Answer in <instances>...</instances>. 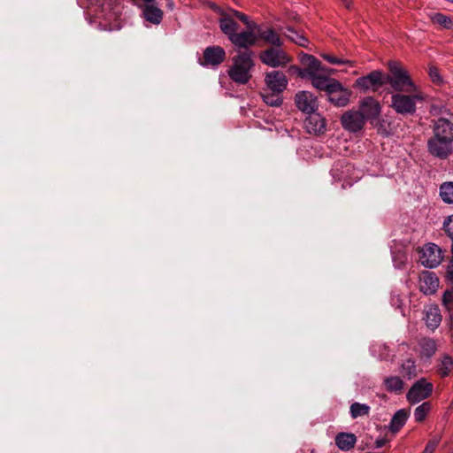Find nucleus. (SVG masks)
<instances>
[{
	"label": "nucleus",
	"mask_w": 453,
	"mask_h": 453,
	"mask_svg": "<svg viewBox=\"0 0 453 453\" xmlns=\"http://www.w3.org/2000/svg\"><path fill=\"white\" fill-rule=\"evenodd\" d=\"M255 53L252 50H238L232 58V65L227 71L229 78L238 84H246L252 77L255 66Z\"/></svg>",
	"instance_id": "1"
},
{
	"label": "nucleus",
	"mask_w": 453,
	"mask_h": 453,
	"mask_svg": "<svg viewBox=\"0 0 453 453\" xmlns=\"http://www.w3.org/2000/svg\"><path fill=\"white\" fill-rule=\"evenodd\" d=\"M388 69L390 73L386 75V81L395 90L406 93L416 90L411 76L399 62L389 61Z\"/></svg>",
	"instance_id": "2"
},
{
	"label": "nucleus",
	"mask_w": 453,
	"mask_h": 453,
	"mask_svg": "<svg viewBox=\"0 0 453 453\" xmlns=\"http://www.w3.org/2000/svg\"><path fill=\"white\" fill-rule=\"evenodd\" d=\"M420 95L394 94L391 96L390 106L401 115H413L416 112L417 101H422Z\"/></svg>",
	"instance_id": "3"
},
{
	"label": "nucleus",
	"mask_w": 453,
	"mask_h": 453,
	"mask_svg": "<svg viewBox=\"0 0 453 453\" xmlns=\"http://www.w3.org/2000/svg\"><path fill=\"white\" fill-rule=\"evenodd\" d=\"M259 59L270 67H283L291 61V57L281 47H269L260 51Z\"/></svg>",
	"instance_id": "4"
},
{
	"label": "nucleus",
	"mask_w": 453,
	"mask_h": 453,
	"mask_svg": "<svg viewBox=\"0 0 453 453\" xmlns=\"http://www.w3.org/2000/svg\"><path fill=\"white\" fill-rule=\"evenodd\" d=\"M386 83V75L381 71L375 70L357 79L355 86L365 92L369 90L376 92Z\"/></svg>",
	"instance_id": "5"
},
{
	"label": "nucleus",
	"mask_w": 453,
	"mask_h": 453,
	"mask_svg": "<svg viewBox=\"0 0 453 453\" xmlns=\"http://www.w3.org/2000/svg\"><path fill=\"white\" fill-rule=\"evenodd\" d=\"M434 386L427 382L425 378L417 380L409 389L406 398L411 403H417L422 400L428 398L433 392Z\"/></svg>",
	"instance_id": "6"
},
{
	"label": "nucleus",
	"mask_w": 453,
	"mask_h": 453,
	"mask_svg": "<svg viewBox=\"0 0 453 453\" xmlns=\"http://www.w3.org/2000/svg\"><path fill=\"white\" fill-rule=\"evenodd\" d=\"M326 94L331 104L337 107H344L349 102L351 92L349 88H344L340 81L332 80V85Z\"/></svg>",
	"instance_id": "7"
},
{
	"label": "nucleus",
	"mask_w": 453,
	"mask_h": 453,
	"mask_svg": "<svg viewBox=\"0 0 453 453\" xmlns=\"http://www.w3.org/2000/svg\"><path fill=\"white\" fill-rule=\"evenodd\" d=\"M418 252L419 261L425 267H436L442 260L441 250L434 243L426 244Z\"/></svg>",
	"instance_id": "8"
},
{
	"label": "nucleus",
	"mask_w": 453,
	"mask_h": 453,
	"mask_svg": "<svg viewBox=\"0 0 453 453\" xmlns=\"http://www.w3.org/2000/svg\"><path fill=\"white\" fill-rule=\"evenodd\" d=\"M342 127L348 132L357 133L361 131L365 124L362 112L355 110L345 111L340 119Z\"/></svg>",
	"instance_id": "9"
},
{
	"label": "nucleus",
	"mask_w": 453,
	"mask_h": 453,
	"mask_svg": "<svg viewBox=\"0 0 453 453\" xmlns=\"http://www.w3.org/2000/svg\"><path fill=\"white\" fill-rule=\"evenodd\" d=\"M225 50L220 46H209L205 48L203 57L199 59V64L203 66L217 67L226 59Z\"/></svg>",
	"instance_id": "10"
},
{
	"label": "nucleus",
	"mask_w": 453,
	"mask_h": 453,
	"mask_svg": "<svg viewBox=\"0 0 453 453\" xmlns=\"http://www.w3.org/2000/svg\"><path fill=\"white\" fill-rule=\"evenodd\" d=\"M295 104L299 111L311 114L318 111L319 102L316 96L310 91H299L295 96Z\"/></svg>",
	"instance_id": "11"
},
{
	"label": "nucleus",
	"mask_w": 453,
	"mask_h": 453,
	"mask_svg": "<svg viewBox=\"0 0 453 453\" xmlns=\"http://www.w3.org/2000/svg\"><path fill=\"white\" fill-rule=\"evenodd\" d=\"M427 148L431 155L440 159L447 158L451 155L453 150L451 142L434 135L428 139Z\"/></svg>",
	"instance_id": "12"
},
{
	"label": "nucleus",
	"mask_w": 453,
	"mask_h": 453,
	"mask_svg": "<svg viewBox=\"0 0 453 453\" xmlns=\"http://www.w3.org/2000/svg\"><path fill=\"white\" fill-rule=\"evenodd\" d=\"M257 28H247L245 31L236 33L233 37H230V42L233 45L237 47L239 50H250L249 48L257 44Z\"/></svg>",
	"instance_id": "13"
},
{
	"label": "nucleus",
	"mask_w": 453,
	"mask_h": 453,
	"mask_svg": "<svg viewBox=\"0 0 453 453\" xmlns=\"http://www.w3.org/2000/svg\"><path fill=\"white\" fill-rule=\"evenodd\" d=\"M164 19V11L156 0H143V19L151 25L158 26Z\"/></svg>",
	"instance_id": "14"
},
{
	"label": "nucleus",
	"mask_w": 453,
	"mask_h": 453,
	"mask_svg": "<svg viewBox=\"0 0 453 453\" xmlns=\"http://www.w3.org/2000/svg\"><path fill=\"white\" fill-rule=\"evenodd\" d=\"M303 127L307 133L320 135L326 131V119L316 111L309 114L305 119Z\"/></svg>",
	"instance_id": "15"
},
{
	"label": "nucleus",
	"mask_w": 453,
	"mask_h": 453,
	"mask_svg": "<svg viewBox=\"0 0 453 453\" xmlns=\"http://www.w3.org/2000/svg\"><path fill=\"white\" fill-rule=\"evenodd\" d=\"M265 82L270 91L282 93L288 86V79L280 71H272L265 73Z\"/></svg>",
	"instance_id": "16"
},
{
	"label": "nucleus",
	"mask_w": 453,
	"mask_h": 453,
	"mask_svg": "<svg viewBox=\"0 0 453 453\" xmlns=\"http://www.w3.org/2000/svg\"><path fill=\"white\" fill-rule=\"evenodd\" d=\"M434 135L453 143V123L446 118L432 121Z\"/></svg>",
	"instance_id": "17"
},
{
	"label": "nucleus",
	"mask_w": 453,
	"mask_h": 453,
	"mask_svg": "<svg viewBox=\"0 0 453 453\" xmlns=\"http://www.w3.org/2000/svg\"><path fill=\"white\" fill-rule=\"evenodd\" d=\"M359 112H362L365 120L377 119L381 111L380 103L372 96L364 98L359 103Z\"/></svg>",
	"instance_id": "18"
},
{
	"label": "nucleus",
	"mask_w": 453,
	"mask_h": 453,
	"mask_svg": "<svg viewBox=\"0 0 453 453\" xmlns=\"http://www.w3.org/2000/svg\"><path fill=\"white\" fill-rule=\"evenodd\" d=\"M439 287V280L434 273L425 271L419 276V289L425 295H432Z\"/></svg>",
	"instance_id": "19"
},
{
	"label": "nucleus",
	"mask_w": 453,
	"mask_h": 453,
	"mask_svg": "<svg viewBox=\"0 0 453 453\" xmlns=\"http://www.w3.org/2000/svg\"><path fill=\"white\" fill-rule=\"evenodd\" d=\"M257 40L261 39L265 42L272 45V47H281L283 45L280 36L273 28H266L263 30L257 26Z\"/></svg>",
	"instance_id": "20"
},
{
	"label": "nucleus",
	"mask_w": 453,
	"mask_h": 453,
	"mask_svg": "<svg viewBox=\"0 0 453 453\" xmlns=\"http://www.w3.org/2000/svg\"><path fill=\"white\" fill-rule=\"evenodd\" d=\"M219 28L221 32L226 35L230 40L239 29L238 23L234 20L228 14L223 13L219 19Z\"/></svg>",
	"instance_id": "21"
},
{
	"label": "nucleus",
	"mask_w": 453,
	"mask_h": 453,
	"mask_svg": "<svg viewBox=\"0 0 453 453\" xmlns=\"http://www.w3.org/2000/svg\"><path fill=\"white\" fill-rule=\"evenodd\" d=\"M335 444L342 450H349L353 449L357 442V436L351 433H339L335 436Z\"/></svg>",
	"instance_id": "22"
},
{
	"label": "nucleus",
	"mask_w": 453,
	"mask_h": 453,
	"mask_svg": "<svg viewBox=\"0 0 453 453\" xmlns=\"http://www.w3.org/2000/svg\"><path fill=\"white\" fill-rule=\"evenodd\" d=\"M300 61L304 66V73L307 78L317 73L320 68V61L312 55L303 54L301 56Z\"/></svg>",
	"instance_id": "23"
},
{
	"label": "nucleus",
	"mask_w": 453,
	"mask_h": 453,
	"mask_svg": "<svg viewBox=\"0 0 453 453\" xmlns=\"http://www.w3.org/2000/svg\"><path fill=\"white\" fill-rule=\"evenodd\" d=\"M409 411L406 409H401L397 411L389 424V430L393 434H396L400 431V429L404 426L405 422L408 419L409 417Z\"/></svg>",
	"instance_id": "24"
},
{
	"label": "nucleus",
	"mask_w": 453,
	"mask_h": 453,
	"mask_svg": "<svg viewBox=\"0 0 453 453\" xmlns=\"http://www.w3.org/2000/svg\"><path fill=\"white\" fill-rule=\"evenodd\" d=\"M441 322V315L437 306H432L426 311V324L432 330L436 329Z\"/></svg>",
	"instance_id": "25"
},
{
	"label": "nucleus",
	"mask_w": 453,
	"mask_h": 453,
	"mask_svg": "<svg viewBox=\"0 0 453 453\" xmlns=\"http://www.w3.org/2000/svg\"><path fill=\"white\" fill-rule=\"evenodd\" d=\"M383 384L388 392L397 395L402 393L404 385L403 380L398 376L386 377Z\"/></svg>",
	"instance_id": "26"
},
{
	"label": "nucleus",
	"mask_w": 453,
	"mask_h": 453,
	"mask_svg": "<svg viewBox=\"0 0 453 453\" xmlns=\"http://www.w3.org/2000/svg\"><path fill=\"white\" fill-rule=\"evenodd\" d=\"M311 80V84L314 88L319 90H323L327 92L329 87L332 85V80L329 79L326 75L320 73H314L311 76L308 77Z\"/></svg>",
	"instance_id": "27"
},
{
	"label": "nucleus",
	"mask_w": 453,
	"mask_h": 453,
	"mask_svg": "<svg viewBox=\"0 0 453 453\" xmlns=\"http://www.w3.org/2000/svg\"><path fill=\"white\" fill-rule=\"evenodd\" d=\"M420 354L427 358L431 357L436 351L435 341L431 338H422L418 342Z\"/></svg>",
	"instance_id": "28"
},
{
	"label": "nucleus",
	"mask_w": 453,
	"mask_h": 453,
	"mask_svg": "<svg viewBox=\"0 0 453 453\" xmlns=\"http://www.w3.org/2000/svg\"><path fill=\"white\" fill-rule=\"evenodd\" d=\"M430 18L434 24L439 25L443 28L450 29L453 27L452 19L449 16H446L442 13H434L430 16Z\"/></svg>",
	"instance_id": "29"
},
{
	"label": "nucleus",
	"mask_w": 453,
	"mask_h": 453,
	"mask_svg": "<svg viewBox=\"0 0 453 453\" xmlns=\"http://www.w3.org/2000/svg\"><path fill=\"white\" fill-rule=\"evenodd\" d=\"M370 411V407L367 404L360 403H353L350 405L349 412L352 418H357L361 416H367Z\"/></svg>",
	"instance_id": "30"
},
{
	"label": "nucleus",
	"mask_w": 453,
	"mask_h": 453,
	"mask_svg": "<svg viewBox=\"0 0 453 453\" xmlns=\"http://www.w3.org/2000/svg\"><path fill=\"white\" fill-rule=\"evenodd\" d=\"M280 94L281 93H276V92H273V91L267 92V93H263L262 98L267 105L279 107L283 103Z\"/></svg>",
	"instance_id": "31"
},
{
	"label": "nucleus",
	"mask_w": 453,
	"mask_h": 453,
	"mask_svg": "<svg viewBox=\"0 0 453 453\" xmlns=\"http://www.w3.org/2000/svg\"><path fill=\"white\" fill-rule=\"evenodd\" d=\"M440 196L443 202L453 203V182H444L440 188Z\"/></svg>",
	"instance_id": "32"
},
{
	"label": "nucleus",
	"mask_w": 453,
	"mask_h": 453,
	"mask_svg": "<svg viewBox=\"0 0 453 453\" xmlns=\"http://www.w3.org/2000/svg\"><path fill=\"white\" fill-rule=\"evenodd\" d=\"M402 374L403 377L408 379H412L417 376V368L415 365V363L411 359H407L404 363L402 365Z\"/></svg>",
	"instance_id": "33"
},
{
	"label": "nucleus",
	"mask_w": 453,
	"mask_h": 453,
	"mask_svg": "<svg viewBox=\"0 0 453 453\" xmlns=\"http://www.w3.org/2000/svg\"><path fill=\"white\" fill-rule=\"evenodd\" d=\"M431 410V404L428 402H425L415 409L414 418L417 422H422L425 420L427 413Z\"/></svg>",
	"instance_id": "34"
},
{
	"label": "nucleus",
	"mask_w": 453,
	"mask_h": 453,
	"mask_svg": "<svg viewBox=\"0 0 453 453\" xmlns=\"http://www.w3.org/2000/svg\"><path fill=\"white\" fill-rule=\"evenodd\" d=\"M287 30L293 34V35H287V37L290 41L302 47L307 46L308 39L303 35L298 34L297 32L294 31V29L291 27H288Z\"/></svg>",
	"instance_id": "35"
},
{
	"label": "nucleus",
	"mask_w": 453,
	"mask_h": 453,
	"mask_svg": "<svg viewBox=\"0 0 453 453\" xmlns=\"http://www.w3.org/2000/svg\"><path fill=\"white\" fill-rule=\"evenodd\" d=\"M377 130L379 134L388 136L394 133L395 128L392 127L391 122L386 119H381L377 125Z\"/></svg>",
	"instance_id": "36"
},
{
	"label": "nucleus",
	"mask_w": 453,
	"mask_h": 453,
	"mask_svg": "<svg viewBox=\"0 0 453 453\" xmlns=\"http://www.w3.org/2000/svg\"><path fill=\"white\" fill-rule=\"evenodd\" d=\"M443 229L447 236L451 240V252H453V215L448 216L443 221Z\"/></svg>",
	"instance_id": "37"
},
{
	"label": "nucleus",
	"mask_w": 453,
	"mask_h": 453,
	"mask_svg": "<svg viewBox=\"0 0 453 453\" xmlns=\"http://www.w3.org/2000/svg\"><path fill=\"white\" fill-rule=\"evenodd\" d=\"M233 15L247 26V28H257V24L250 20L249 17L236 10H232Z\"/></svg>",
	"instance_id": "38"
},
{
	"label": "nucleus",
	"mask_w": 453,
	"mask_h": 453,
	"mask_svg": "<svg viewBox=\"0 0 453 453\" xmlns=\"http://www.w3.org/2000/svg\"><path fill=\"white\" fill-rule=\"evenodd\" d=\"M452 365H453L452 357L449 356L444 357V358L441 361V375L442 377L448 376L451 370Z\"/></svg>",
	"instance_id": "39"
},
{
	"label": "nucleus",
	"mask_w": 453,
	"mask_h": 453,
	"mask_svg": "<svg viewBox=\"0 0 453 453\" xmlns=\"http://www.w3.org/2000/svg\"><path fill=\"white\" fill-rule=\"evenodd\" d=\"M442 303L449 311L453 307V291L446 290L442 296Z\"/></svg>",
	"instance_id": "40"
},
{
	"label": "nucleus",
	"mask_w": 453,
	"mask_h": 453,
	"mask_svg": "<svg viewBox=\"0 0 453 453\" xmlns=\"http://www.w3.org/2000/svg\"><path fill=\"white\" fill-rule=\"evenodd\" d=\"M321 57L326 60L327 62H329L330 64H333V65H339V64H345V63H349V61L348 60H342V59H340L334 56H332V55H329V54H321Z\"/></svg>",
	"instance_id": "41"
},
{
	"label": "nucleus",
	"mask_w": 453,
	"mask_h": 453,
	"mask_svg": "<svg viewBox=\"0 0 453 453\" xmlns=\"http://www.w3.org/2000/svg\"><path fill=\"white\" fill-rule=\"evenodd\" d=\"M429 75L433 81H435V82L441 81V76H440L439 71L436 67L432 66L429 68Z\"/></svg>",
	"instance_id": "42"
},
{
	"label": "nucleus",
	"mask_w": 453,
	"mask_h": 453,
	"mask_svg": "<svg viewBox=\"0 0 453 453\" xmlns=\"http://www.w3.org/2000/svg\"><path fill=\"white\" fill-rule=\"evenodd\" d=\"M451 253H452V257L448 265L447 272H446V279L449 281L453 280V252H451Z\"/></svg>",
	"instance_id": "43"
},
{
	"label": "nucleus",
	"mask_w": 453,
	"mask_h": 453,
	"mask_svg": "<svg viewBox=\"0 0 453 453\" xmlns=\"http://www.w3.org/2000/svg\"><path fill=\"white\" fill-rule=\"evenodd\" d=\"M288 71L294 73H297L302 78H307L306 73H304V69H302L297 65H291Z\"/></svg>",
	"instance_id": "44"
},
{
	"label": "nucleus",
	"mask_w": 453,
	"mask_h": 453,
	"mask_svg": "<svg viewBox=\"0 0 453 453\" xmlns=\"http://www.w3.org/2000/svg\"><path fill=\"white\" fill-rule=\"evenodd\" d=\"M447 110L444 106H437L435 104H433L431 106V112L433 114H440V113H442V112H445Z\"/></svg>",
	"instance_id": "45"
},
{
	"label": "nucleus",
	"mask_w": 453,
	"mask_h": 453,
	"mask_svg": "<svg viewBox=\"0 0 453 453\" xmlns=\"http://www.w3.org/2000/svg\"><path fill=\"white\" fill-rule=\"evenodd\" d=\"M388 442V440L385 438H380L375 441V447L381 448Z\"/></svg>",
	"instance_id": "46"
},
{
	"label": "nucleus",
	"mask_w": 453,
	"mask_h": 453,
	"mask_svg": "<svg viewBox=\"0 0 453 453\" xmlns=\"http://www.w3.org/2000/svg\"><path fill=\"white\" fill-rule=\"evenodd\" d=\"M434 449H435V444H434V443H428V444L426 446V448H425V449H424L423 453H434Z\"/></svg>",
	"instance_id": "47"
},
{
	"label": "nucleus",
	"mask_w": 453,
	"mask_h": 453,
	"mask_svg": "<svg viewBox=\"0 0 453 453\" xmlns=\"http://www.w3.org/2000/svg\"><path fill=\"white\" fill-rule=\"evenodd\" d=\"M319 73H322L321 74H324V75H329L330 74V72H329V69L325 67L322 63L320 62V68L319 69Z\"/></svg>",
	"instance_id": "48"
},
{
	"label": "nucleus",
	"mask_w": 453,
	"mask_h": 453,
	"mask_svg": "<svg viewBox=\"0 0 453 453\" xmlns=\"http://www.w3.org/2000/svg\"><path fill=\"white\" fill-rule=\"evenodd\" d=\"M342 2L343 3L344 6L347 9H350L351 8V5H352V1L351 0H342Z\"/></svg>",
	"instance_id": "49"
},
{
	"label": "nucleus",
	"mask_w": 453,
	"mask_h": 453,
	"mask_svg": "<svg viewBox=\"0 0 453 453\" xmlns=\"http://www.w3.org/2000/svg\"><path fill=\"white\" fill-rule=\"evenodd\" d=\"M450 327H453V316H450Z\"/></svg>",
	"instance_id": "50"
},
{
	"label": "nucleus",
	"mask_w": 453,
	"mask_h": 453,
	"mask_svg": "<svg viewBox=\"0 0 453 453\" xmlns=\"http://www.w3.org/2000/svg\"><path fill=\"white\" fill-rule=\"evenodd\" d=\"M451 2L453 3V0H451Z\"/></svg>",
	"instance_id": "51"
}]
</instances>
